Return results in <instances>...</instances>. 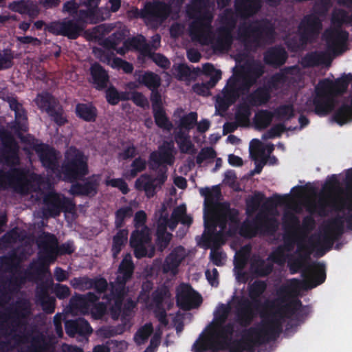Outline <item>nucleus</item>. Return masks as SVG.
Instances as JSON below:
<instances>
[{"label":"nucleus","instance_id":"1","mask_svg":"<svg viewBox=\"0 0 352 352\" xmlns=\"http://www.w3.org/2000/svg\"><path fill=\"white\" fill-rule=\"evenodd\" d=\"M292 292L290 285H282L277 289V298L265 302L267 312L261 314L263 322L246 331L247 337L253 338V342L261 344L275 340L283 331L285 319L290 318L300 309L302 305L300 300L289 301Z\"/></svg>","mask_w":352,"mask_h":352},{"label":"nucleus","instance_id":"2","mask_svg":"<svg viewBox=\"0 0 352 352\" xmlns=\"http://www.w3.org/2000/svg\"><path fill=\"white\" fill-rule=\"evenodd\" d=\"M345 179L348 186H352V168L347 170ZM340 182L336 175L329 176L322 186L323 192L307 210L321 217H326L332 212H341L347 210L346 222L348 229L352 230V196L346 198L333 196V193L338 190Z\"/></svg>","mask_w":352,"mask_h":352},{"label":"nucleus","instance_id":"3","mask_svg":"<svg viewBox=\"0 0 352 352\" xmlns=\"http://www.w3.org/2000/svg\"><path fill=\"white\" fill-rule=\"evenodd\" d=\"M212 4L211 0H191L186 6V14L192 20L189 25L190 35L204 43L210 40L212 34Z\"/></svg>","mask_w":352,"mask_h":352},{"label":"nucleus","instance_id":"4","mask_svg":"<svg viewBox=\"0 0 352 352\" xmlns=\"http://www.w3.org/2000/svg\"><path fill=\"white\" fill-rule=\"evenodd\" d=\"M30 313V304L28 300H17L14 306L0 315V336L4 338L12 336L13 339L20 338L16 332L26 327Z\"/></svg>","mask_w":352,"mask_h":352},{"label":"nucleus","instance_id":"5","mask_svg":"<svg viewBox=\"0 0 352 352\" xmlns=\"http://www.w3.org/2000/svg\"><path fill=\"white\" fill-rule=\"evenodd\" d=\"M38 247L43 254L39 256L37 263L32 265L31 268L36 272L41 271L46 262H54L58 256L70 255L75 252L76 248L73 241L58 245L57 237L52 233L43 232L39 236L38 241Z\"/></svg>","mask_w":352,"mask_h":352},{"label":"nucleus","instance_id":"6","mask_svg":"<svg viewBox=\"0 0 352 352\" xmlns=\"http://www.w3.org/2000/svg\"><path fill=\"white\" fill-rule=\"evenodd\" d=\"M311 252L300 254L296 258L289 259L287 265L291 274H296L300 270L302 271V276L304 278L305 285L309 289L314 288L325 281L326 273L324 264L316 262L305 265L310 258Z\"/></svg>","mask_w":352,"mask_h":352},{"label":"nucleus","instance_id":"7","mask_svg":"<svg viewBox=\"0 0 352 352\" xmlns=\"http://www.w3.org/2000/svg\"><path fill=\"white\" fill-rule=\"evenodd\" d=\"M274 32V28L268 20H255L241 25L238 37L245 48L250 49L260 46L266 38H272Z\"/></svg>","mask_w":352,"mask_h":352},{"label":"nucleus","instance_id":"8","mask_svg":"<svg viewBox=\"0 0 352 352\" xmlns=\"http://www.w3.org/2000/svg\"><path fill=\"white\" fill-rule=\"evenodd\" d=\"M57 178L67 182L80 180L89 173L87 159L82 151L75 150L73 153L65 155L59 170Z\"/></svg>","mask_w":352,"mask_h":352},{"label":"nucleus","instance_id":"9","mask_svg":"<svg viewBox=\"0 0 352 352\" xmlns=\"http://www.w3.org/2000/svg\"><path fill=\"white\" fill-rule=\"evenodd\" d=\"M151 168L157 170V175L144 173L141 175L135 182V188L139 191H144L148 198L153 197L167 180L168 168L163 166L158 169L151 165Z\"/></svg>","mask_w":352,"mask_h":352},{"label":"nucleus","instance_id":"10","mask_svg":"<svg viewBox=\"0 0 352 352\" xmlns=\"http://www.w3.org/2000/svg\"><path fill=\"white\" fill-rule=\"evenodd\" d=\"M43 214L46 217H57L62 212H72L76 205L74 201L55 191H50L43 197Z\"/></svg>","mask_w":352,"mask_h":352},{"label":"nucleus","instance_id":"11","mask_svg":"<svg viewBox=\"0 0 352 352\" xmlns=\"http://www.w3.org/2000/svg\"><path fill=\"white\" fill-rule=\"evenodd\" d=\"M1 98L8 103L10 109L14 112V120L11 123V129L16 133L26 132L28 130V114L23 104L12 93H3Z\"/></svg>","mask_w":352,"mask_h":352},{"label":"nucleus","instance_id":"12","mask_svg":"<svg viewBox=\"0 0 352 352\" xmlns=\"http://www.w3.org/2000/svg\"><path fill=\"white\" fill-rule=\"evenodd\" d=\"M151 241L149 229L147 226L132 232L129 242L131 247L134 249L136 258H141L146 256L152 258L155 255V246L150 245L148 249L145 246L146 244L150 243Z\"/></svg>","mask_w":352,"mask_h":352},{"label":"nucleus","instance_id":"13","mask_svg":"<svg viewBox=\"0 0 352 352\" xmlns=\"http://www.w3.org/2000/svg\"><path fill=\"white\" fill-rule=\"evenodd\" d=\"M47 30L54 35L63 36L69 39L75 40L84 30V27L79 25L74 19L65 18L63 20L52 21L48 24Z\"/></svg>","mask_w":352,"mask_h":352},{"label":"nucleus","instance_id":"14","mask_svg":"<svg viewBox=\"0 0 352 352\" xmlns=\"http://www.w3.org/2000/svg\"><path fill=\"white\" fill-rule=\"evenodd\" d=\"M145 6L147 25L151 27H159L167 19L171 12V6L164 1H148Z\"/></svg>","mask_w":352,"mask_h":352},{"label":"nucleus","instance_id":"15","mask_svg":"<svg viewBox=\"0 0 352 352\" xmlns=\"http://www.w3.org/2000/svg\"><path fill=\"white\" fill-rule=\"evenodd\" d=\"M202 302L201 296L189 284L182 283L177 289V306L184 311L198 307Z\"/></svg>","mask_w":352,"mask_h":352},{"label":"nucleus","instance_id":"16","mask_svg":"<svg viewBox=\"0 0 352 352\" xmlns=\"http://www.w3.org/2000/svg\"><path fill=\"white\" fill-rule=\"evenodd\" d=\"M6 184L19 192H25L28 189L30 182L26 172L22 168H13L7 172L0 169V188Z\"/></svg>","mask_w":352,"mask_h":352},{"label":"nucleus","instance_id":"17","mask_svg":"<svg viewBox=\"0 0 352 352\" xmlns=\"http://www.w3.org/2000/svg\"><path fill=\"white\" fill-rule=\"evenodd\" d=\"M43 166L49 172L55 174L56 177L60 175V166L58 163L57 152L53 147L41 144L35 148Z\"/></svg>","mask_w":352,"mask_h":352},{"label":"nucleus","instance_id":"18","mask_svg":"<svg viewBox=\"0 0 352 352\" xmlns=\"http://www.w3.org/2000/svg\"><path fill=\"white\" fill-rule=\"evenodd\" d=\"M219 190H217V195L211 191L209 188L200 189V194L205 197L204 200V227L212 225H217V195Z\"/></svg>","mask_w":352,"mask_h":352},{"label":"nucleus","instance_id":"19","mask_svg":"<svg viewBox=\"0 0 352 352\" xmlns=\"http://www.w3.org/2000/svg\"><path fill=\"white\" fill-rule=\"evenodd\" d=\"M100 185L99 175H93L83 182H76L71 186L69 192L74 196H85L93 197L98 191Z\"/></svg>","mask_w":352,"mask_h":352},{"label":"nucleus","instance_id":"20","mask_svg":"<svg viewBox=\"0 0 352 352\" xmlns=\"http://www.w3.org/2000/svg\"><path fill=\"white\" fill-rule=\"evenodd\" d=\"M349 33L345 30H336L327 32L326 42L327 50L333 56H338L344 51V45L348 40Z\"/></svg>","mask_w":352,"mask_h":352},{"label":"nucleus","instance_id":"21","mask_svg":"<svg viewBox=\"0 0 352 352\" xmlns=\"http://www.w3.org/2000/svg\"><path fill=\"white\" fill-rule=\"evenodd\" d=\"M322 27V21L315 14H307L301 20L298 30L301 38L307 40L319 34Z\"/></svg>","mask_w":352,"mask_h":352},{"label":"nucleus","instance_id":"22","mask_svg":"<svg viewBox=\"0 0 352 352\" xmlns=\"http://www.w3.org/2000/svg\"><path fill=\"white\" fill-rule=\"evenodd\" d=\"M99 299L100 297L91 292L86 294H75L69 300V307L72 311L86 313L91 304Z\"/></svg>","mask_w":352,"mask_h":352},{"label":"nucleus","instance_id":"23","mask_svg":"<svg viewBox=\"0 0 352 352\" xmlns=\"http://www.w3.org/2000/svg\"><path fill=\"white\" fill-rule=\"evenodd\" d=\"M261 6V0H235L234 5L236 15L243 20L256 14Z\"/></svg>","mask_w":352,"mask_h":352},{"label":"nucleus","instance_id":"24","mask_svg":"<svg viewBox=\"0 0 352 352\" xmlns=\"http://www.w3.org/2000/svg\"><path fill=\"white\" fill-rule=\"evenodd\" d=\"M264 73L263 67L258 63H249L242 66L238 74L243 79V85L246 89L252 87Z\"/></svg>","mask_w":352,"mask_h":352},{"label":"nucleus","instance_id":"25","mask_svg":"<svg viewBox=\"0 0 352 352\" xmlns=\"http://www.w3.org/2000/svg\"><path fill=\"white\" fill-rule=\"evenodd\" d=\"M185 256L184 248L182 245L177 246L166 257L162 265V272L164 274L170 272L172 274L176 275L178 272V267Z\"/></svg>","mask_w":352,"mask_h":352},{"label":"nucleus","instance_id":"26","mask_svg":"<svg viewBox=\"0 0 352 352\" xmlns=\"http://www.w3.org/2000/svg\"><path fill=\"white\" fill-rule=\"evenodd\" d=\"M65 329L66 333L72 338L75 337L76 335L87 336L93 331L89 323L82 318L66 320L65 322Z\"/></svg>","mask_w":352,"mask_h":352},{"label":"nucleus","instance_id":"27","mask_svg":"<svg viewBox=\"0 0 352 352\" xmlns=\"http://www.w3.org/2000/svg\"><path fill=\"white\" fill-rule=\"evenodd\" d=\"M332 62L329 54L322 51H314L307 53L301 60V65L304 68L314 67L324 65L329 66Z\"/></svg>","mask_w":352,"mask_h":352},{"label":"nucleus","instance_id":"28","mask_svg":"<svg viewBox=\"0 0 352 352\" xmlns=\"http://www.w3.org/2000/svg\"><path fill=\"white\" fill-rule=\"evenodd\" d=\"M236 316L238 322L242 327H246L252 323L255 313L251 307L250 300L242 298L238 301L236 307Z\"/></svg>","mask_w":352,"mask_h":352},{"label":"nucleus","instance_id":"29","mask_svg":"<svg viewBox=\"0 0 352 352\" xmlns=\"http://www.w3.org/2000/svg\"><path fill=\"white\" fill-rule=\"evenodd\" d=\"M258 234L274 236L278 229L279 223L275 217L258 214L256 216Z\"/></svg>","mask_w":352,"mask_h":352},{"label":"nucleus","instance_id":"30","mask_svg":"<svg viewBox=\"0 0 352 352\" xmlns=\"http://www.w3.org/2000/svg\"><path fill=\"white\" fill-rule=\"evenodd\" d=\"M91 82L97 90H103L107 87L109 81L108 72L98 63H94L90 67Z\"/></svg>","mask_w":352,"mask_h":352},{"label":"nucleus","instance_id":"31","mask_svg":"<svg viewBox=\"0 0 352 352\" xmlns=\"http://www.w3.org/2000/svg\"><path fill=\"white\" fill-rule=\"evenodd\" d=\"M241 94V90H233L224 87L221 96H217L215 108L217 111L226 112L229 107L236 102Z\"/></svg>","mask_w":352,"mask_h":352},{"label":"nucleus","instance_id":"32","mask_svg":"<svg viewBox=\"0 0 352 352\" xmlns=\"http://www.w3.org/2000/svg\"><path fill=\"white\" fill-rule=\"evenodd\" d=\"M287 59V52L280 46L271 47L264 53L263 60L265 64L274 67L283 65Z\"/></svg>","mask_w":352,"mask_h":352},{"label":"nucleus","instance_id":"33","mask_svg":"<svg viewBox=\"0 0 352 352\" xmlns=\"http://www.w3.org/2000/svg\"><path fill=\"white\" fill-rule=\"evenodd\" d=\"M220 340L215 341L208 346L206 340H197L193 344L194 352H205L209 349L224 351L229 349L232 344V338L229 336H219Z\"/></svg>","mask_w":352,"mask_h":352},{"label":"nucleus","instance_id":"34","mask_svg":"<svg viewBox=\"0 0 352 352\" xmlns=\"http://www.w3.org/2000/svg\"><path fill=\"white\" fill-rule=\"evenodd\" d=\"M135 270L132 256L129 253L125 254L121 261L118 268L117 279L123 280V282H129L133 277Z\"/></svg>","mask_w":352,"mask_h":352},{"label":"nucleus","instance_id":"35","mask_svg":"<svg viewBox=\"0 0 352 352\" xmlns=\"http://www.w3.org/2000/svg\"><path fill=\"white\" fill-rule=\"evenodd\" d=\"M36 297L43 311L47 314L54 312L56 299L50 296L46 287L42 286L37 289Z\"/></svg>","mask_w":352,"mask_h":352},{"label":"nucleus","instance_id":"36","mask_svg":"<svg viewBox=\"0 0 352 352\" xmlns=\"http://www.w3.org/2000/svg\"><path fill=\"white\" fill-rule=\"evenodd\" d=\"M271 98L270 88L259 87L248 96V102L253 107H258L267 103Z\"/></svg>","mask_w":352,"mask_h":352},{"label":"nucleus","instance_id":"37","mask_svg":"<svg viewBox=\"0 0 352 352\" xmlns=\"http://www.w3.org/2000/svg\"><path fill=\"white\" fill-rule=\"evenodd\" d=\"M75 112L77 117L88 122H95L98 114L96 107L91 104L87 103L77 104Z\"/></svg>","mask_w":352,"mask_h":352},{"label":"nucleus","instance_id":"38","mask_svg":"<svg viewBox=\"0 0 352 352\" xmlns=\"http://www.w3.org/2000/svg\"><path fill=\"white\" fill-rule=\"evenodd\" d=\"M137 80L149 90L158 89L162 83L160 76L151 71H146L143 74H139Z\"/></svg>","mask_w":352,"mask_h":352},{"label":"nucleus","instance_id":"39","mask_svg":"<svg viewBox=\"0 0 352 352\" xmlns=\"http://www.w3.org/2000/svg\"><path fill=\"white\" fill-rule=\"evenodd\" d=\"M173 234L166 230L164 226H159L156 231L155 249L160 252H163L169 245Z\"/></svg>","mask_w":352,"mask_h":352},{"label":"nucleus","instance_id":"40","mask_svg":"<svg viewBox=\"0 0 352 352\" xmlns=\"http://www.w3.org/2000/svg\"><path fill=\"white\" fill-rule=\"evenodd\" d=\"M35 102L38 107L47 113L59 104L57 100L48 92L38 94L35 99Z\"/></svg>","mask_w":352,"mask_h":352},{"label":"nucleus","instance_id":"41","mask_svg":"<svg viewBox=\"0 0 352 352\" xmlns=\"http://www.w3.org/2000/svg\"><path fill=\"white\" fill-rule=\"evenodd\" d=\"M118 231L113 236L111 252L114 258H117L122 248L126 245L128 240L129 232L126 229H118Z\"/></svg>","mask_w":352,"mask_h":352},{"label":"nucleus","instance_id":"42","mask_svg":"<svg viewBox=\"0 0 352 352\" xmlns=\"http://www.w3.org/2000/svg\"><path fill=\"white\" fill-rule=\"evenodd\" d=\"M150 160L158 166L162 164L172 165L174 162V157L168 148L161 146L159 153L153 151L151 153Z\"/></svg>","mask_w":352,"mask_h":352},{"label":"nucleus","instance_id":"43","mask_svg":"<svg viewBox=\"0 0 352 352\" xmlns=\"http://www.w3.org/2000/svg\"><path fill=\"white\" fill-rule=\"evenodd\" d=\"M232 31L225 28L217 29V36L215 47L220 50H228L231 47L233 43Z\"/></svg>","mask_w":352,"mask_h":352},{"label":"nucleus","instance_id":"44","mask_svg":"<svg viewBox=\"0 0 352 352\" xmlns=\"http://www.w3.org/2000/svg\"><path fill=\"white\" fill-rule=\"evenodd\" d=\"M126 283L116 278L114 283H110L111 290L109 294H104L102 298L108 301L113 299L124 300Z\"/></svg>","mask_w":352,"mask_h":352},{"label":"nucleus","instance_id":"45","mask_svg":"<svg viewBox=\"0 0 352 352\" xmlns=\"http://www.w3.org/2000/svg\"><path fill=\"white\" fill-rule=\"evenodd\" d=\"M252 273L256 277H266L269 276L273 271V264L266 263L262 258L254 260L250 265Z\"/></svg>","mask_w":352,"mask_h":352},{"label":"nucleus","instance_id":"46","mask_svg":"<svg viewBox=\"0 0 352 352\" xmlns=\"http://www.w3.org/2000/svg\"><path fill=\"white\" fill-rule=\"evenodd\" d=\"M348 214L346 215L347 216ZM346 217L338 215L329 221L325 230L333 234L337 238H340L344 233V221Z\"/></svg>","mask_w":352,"mask_h":352},{"label":"nucleus","instance_id":"47","mask_svg":"<svg viewBox=\"0 0 352 352\" xmlns=\"http://www.w3.org/2000/svg\"><path fill=\"white\" fill-rule=\"evenodd\" d=\"M202 241L207 248H219L225 242L222 231H217L211 234H203Z\"/></svg>","mask_w":352,"mask_h":352},{"label":"nucleus","instance_id":"48","mask_svg":"<svg viewBox=\"0 0 352 352\" xmlns=\"http://www.w3.org/2000/svg\"><path fill=\"white\" fill-rule=\"evenodd\" d=\"M274 118L277 120L288 121L294 117V108L293 104H280L273 111Z\"/></svg>","mask_w":352,"mask_h":352},{"label":"nucleus","instance_id":"49","mask_svg":"<svg viewBox=\"0 0 352 352\" xmlns=\"http://www.w3.org/2000/svg\"><path fill=\"white\" fill-rule=\"evenodd\" d=\"M273 118V112L267 109H261L255 113L254 122L258 128L265 129L270 126Z\"/></svg>","mask_w":352,"mask_h":352},{"label":"nucleus","instance_id":"50","mask_svg":"<svg viewBox=\"0 0 352 352\" xmlns=\"http://www.w3.org/2000/svg\"><path fill=\"white\" fill-rule=\"evenodd\" d=\"M153 113L155 122L158 127L168 131L172 129L173 124L169 120L164 107L153 109Z\"/></svg>","mask_w":352,"mask_h":352},{"label":"nucleus","instance_id":"51","mask_svg":"<svg viewBox=\"0 0 352 352\" xmlns=\"http://www.w3.org/2000/svg\"><path fill=\"white\" fill-rule=\"evenodd\" d=\"M239 234L244 238L252 239L258 234L257 223L256 217L252 220L244 221L240 228Z\"/></svg>","mask_w":352,"mask_h":352},{"label":"nucleus","instance_id":"52","mask_svg":"<svg viewBox=\"0 0 352 352\" xmlns=\"http://www.w3.org/2000/svg\"><path fill=\"white\" fill-rule=\"evenodd\" d=\"M173 70L175 71L173 72V74L179 80H186L189 78L191 73L192 72L196 75H197L200 72V69L199 68H194L193 71H192L190 67L185 63H180L178 64L177 65H174Z\"/></svg>","mask_w":352,"mask_h":352},{"label":"nucleus","instance_id":"53","mask_svg":"<svg viewBox=\"0 0 352 352\" xmlns=\"http://www.w3.org/2000/svg\"><path fill=\"white\" fill-rule=\"evenodd\" d=\"M133 215V209L131 206H123L118 209L115 212V228L120 229L124 225L125 219Z\"/></svg>","mask_w":352,"mask_h":352},{"label":"nucleus","instance_id":"54","mask_svg":"<svg viewBox=\"0 0 352 352\" xmlns=\"http://www.w3.org/2000/svg\"><path fill=\"white\" fill-rule=\"evenodd\" d=\"M265 195L261 192H256L251 197L246 200V213L251 214L255 212L264 200Z\"/></svg>","mask_w":352,"mask_h":352},{"label":"nucleus","instance_id":"55","mask_svg":"<svg viewBox=\"0 0 352 352\" xmlns=\"http://www.w3.org/2000/svg\"><path fill=\"white\" fill-rule=\"evenodd\" d=\"M267 283L265 280H256L248 286L250 298H261L267 289Z\"/></svg>","mask_w":352,"mask_h":352},{"label":"nucleus","instance_id":"56","mask_svg":"<svg viewBox=\"0 0 352 352\" xmlns=\"http://www.w3.org/2000/svg\"><path fill=\"white\" fill-rule=\"evenodd\" d=\"M105 98L107 102L111 105H116L120 101L127 100L125 93H119L113 86H110L106 89Z\"/></svg>","mask_w":352,"mask_h":352},{"label":"nucleus","instance_id":"57","mask_svg":"<svg viewBox=\"0 0 352 352\" xmlns=\"http://www.w3.org/2000/svg\"><path fill=\"white\" fill-rule=\"evenodd\" d=\"M153 331L152 323L148 322L141 327L134 336V340L138 344H144Z\"/></svg>","mask_w":352,"mask_h":352},{"label":"nucleus","instance_id":"58","mask_svg":"<svg viewBox=\"0 0 352 352\" xmlns=\"http://www.w3.org/2000/svg\"><path fill=\"white\" fill-rule=\"evenodd\" d=\"M283 227L285 231L294 230L293 235L298 233L300 228V220L298 217L293 213L285 214L283 217Z\"/></svg>","mask_w":352,"mask_h":352},{"label":"nucleus","instance_id":"59","mask_svg":"<svg viewBox=\"0 0 352 352\" xmlns=\"http://www.w3.org/2000/svg\"><path fill=\"white\" fill-rule=\"evenodd\" d=\"M217 209L222 212L223 218H227L228 221L236 223L238 221L239 211L235 208H231L228 203H219L217 204Z\"/></svg>","mask_w":352,"mask_h":352},{"label":"nucleus","instance_id":"60","mask_svg":"<svg viewBox=\"0 0 352 352\" xmlns=\"http://www.w3.org/2000/svg\"><path fill=\"white\" fill-rule=\"evenodd\" d=\"M170 296V292L167 287L162 286L157 287L152 293V300L155 307H160L163 306V302L165 298Z\"/></svg>","mask_w":352,"mask_h":352},{"label":"nucleus","instance_id":"61","mask_svg":"<svg viewBox=\"0 0 352 352\" xmlns=\"http://www.w3.org/2000/svg\"><path fill=\"white\" fill-rule=\"evenodd\" d=\"M47 114L52 120L59 126L65 125L68 122L67 118L64 116L63 109L59 104H57V107L53 108L51 111H49Z\"/></svg>","mask_w":352,"mask_h":352},{"label":"nucleus","instance_id":"62","mask_svg":"<svg viewBox=\"0 0 352 352\" xmlns=\"http://www.w3.org/2000/svg\"><path fill=\"white\" fill-rule=\"evenodd\" d=\"M197 124V113L194 111H191L189 113L182 116L179 121V127L184 129L187 131Z\"/></svg>","mask_w":352,"mask_h":352},{"label":"nucleus","instance_id":"63","mask_svg":"<svg viewBox=\"0 0 352 352\" xmlns=\"http://www.w3.org/2000/svg\"><path fill=\"white\" fill-rule=\"evenodd\" d=\"M131 168L127 172L130 178H135L139 173L144 171L146 168V162L141 157L135 158L131 164Z\"/></svg>","mask_w":352,"mask_h":352},{"label":"nucleus","instance_id":"64","mask_svg":"<svg viewBox=\"0 0 352 352\" xmlns=\"http://www.w3.org/2000/svg\"><path fill=\"white\" fill-rule=\"evenodd\" d=\"M250 115V107L247 105H241L238 108L235 113L236 122L240 126H246L249 122Z\"/></svg>","mask_w":352,"mask_h":352}]
</instances>
